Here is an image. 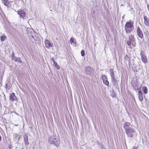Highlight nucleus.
Segmentation results:
<instances>
[{"mask_svg": "<svg viewBox=\"0 0 149 149\" xmlns=\"http://www.w3.org/2000/svg\"><path fill=\"white\" fill-rule=\"evenodd\" d=\"M1 137L0 136V141H1Z\"/></svg>", "mask_w": 149, "mask_h": 149, "instance_id": "obj_34", "label": "nucleus"}, {"mask_svg": "<svg viewBox=\"0 0 149 149\" xmlns=\"http://www.w3.org/2000/svg\"><path fill=\"white\" fill-rule=\"evenodd\" d=\"M35 32L33 30H32V31H31V34L29 35V36L30 37V40L32 42H34L35 40H36V38L35 37V36L34 35Z\"/></svg>", "mask_w": 149, "mask_h": 149, "instance_id": "obj_6", "label": "nucleus"}, {"mask_svg": "<svg viewBox=\"0 0 149 149\" xmlns=\"http://www.w3.org/2000/svg\"><path fill=\"white\" fill-rule=\"evenodd\" d=\"M137 32L138 36L141 39L142 38H143V35L139 27H137Z\"/></svg>", "mask_w": 149, "mask_h": 149, "instance_id": "obj_10", "label": "nucleus"}, {"mask_svg": "<svg viewBox=\"0 0 149 149\" xmlns=\"http://www.w3.org/2000/svg\"><path fill=\"white\" fill-rule=\"evenodd\" d=\"M129 58L128 56L126 55L125 57V58Z\"/></svg>", "mask_w": 149, "mask_h": 149, "instance_id": "obj_31", "label": "nucleus"}, {"mask_svg": "<svg viewBox=\"0 0 149 149\" xmlns=\"http://www.w3.org/2000/svg\"><path fill=\"white\" fill-rule=\"evenodd\" d=\"M110 75L111 77V78H113V77H115L114 76V74L113 72V70L112 69H110Z\"/></svg>", "mask_w": 149, "mask_h": 149, "instance_id": "obj_20", "label": "nucleus"}, {"mask_svg": "<svg viewBox=\"0 0 149 149\" xmlns=\"http://www.w3.org/2000/svg\"><path fill=\"white\" fill-rule=\"evenodd\" d=\"M142 90L144 94H146L147 93L148 89L146 86H143L142 87Z\"/></svg>", "mask_w": 149, "mask_h": 149, "instance_id": "obj_21", "label": "nucleus"}, {"mask_svg": "<svg viewBox=\"0 0 149 149\" xmlns=\"http://www.w3.org/2000/svg\"><path fill=\"white\" fill-rule=\"evenodd\" d=\"M54 64L55 66V67L57 68L58 69L59 68V66L57 65V63L56 62H55L54 63Z\"/></svg>", "mask_w": 149, "mask_h": 149, "instance_id": "obj_25", "label": "nucleus"}, {"mask_svg": "<svg viewBox=\"0 0 149 149\" xmlns=\"http://www.w3.org/2000/svg\"><path fill=\"white\" fill-rule=\"evenodd\" d=\"M10 100L13 102L17 100V98L14 93H12L10 94Z\"/></svg>", "mask_w": 149, "mask_h": 149, "instance_id": "obj_11", "label": "nucleus"}, {"mask_svg": "<svg viewBox=\"0 0 149 149\" xmlns=\"http://www.w3.org/2000/svg\"><path fill=\"white\" fill-rule=\"evenodd\" d=\"M113 84L116 87L118 85V81L116 80L115 77L111 78Z\"/></svg>", "mask_w": 149, "mask_h": 149, "instance_id": "obj_17", "label": "nucleus"}, {"mask_svg": "<svg viewBox=\"0 0 149 149\" xmlns=\"http://www.w3.org/2000/svg\"><path fill=\"white\" fill-rule=\"evenodd\" d=\"M85 71L87 75H90L92 72L93 70L90 66H87L85 68Z\"/></svg>", "mask_w": 149, "mask_h": 149, "instance_id": "obj_4", "label": "nucleus"}, {"mask_svg": "<svg viewBox=\"0 0 149 149\" xmlns=\"http://www.w3.org/2000/svg\"><path fill=\"white\" fill-rule=\"evenodd\" d=\"M18 14L19 15L20 18L24 19L26 16V12L24 10H19L17 11Z\"/></svg>", "mask_w": 149, "mask_h": 149, "instance_id": "obj_7", "label": "nucleus"}, {"mask_svg": "<svg viewBox=\"0 0 149 149\" xmlns=\"http://www.w3.org/2000/svg\"><path fill=\"white\" fill-rule=\"evenodd\" d=\"M112 94H111V96H112Z\"/></svg>", "mask_w": 149, "mask_h": 149, "instance_id": "obj_37", "label": "nucleus"}, {"mask_svg": "<svg viewBox=\"0 0 149 149\" xmlns=\"http://www.w3.org/2000/svg\"><path fill=\"white\" fill-rule=\"evenodd\" d=\"M12 60H14V59L16 57L15 56L14 52H13L12 53Z\"/></svg>", "mask_w": 149, "mask_h": 149, "instance_id": "obj_28", "label": "nucleus"}, {"mask_svg": "<svg viewBox=\"0 0 149 149\" xmlns=\"http://www.w3.org/2000/svg\"><path fill=\"white\" fill-rule=\"evenodd\" d=\"M144 19V24L149 27V18L147 17L146 16H144L143 17Z\"/></svg>", "mask_w": 149, "mask_h": 149, "instance_id": "obj_14", "label": "nucleus"}, {"mask_svg": "<svg viewBox=\"0 0 149 149\" xmlns=\"http://www.w3.org/2000/svg\"><path fill=\"white\" fill-rule=\"evenodd\" d=\"M14 60L16 62L18 61L20 63H22V61L20 58L16 57Z\"/></svg>", "mask_w": 149, "mask_h": 149, "instance_id": "obj_22", "label": "nucleus"}, {"mask_svg": "<svg viewBox=\"0 0 149 149\" xmlns=\"http://www.w3.org/2000/svg\"><path fill=\"white\" fill-rule=\"evenodd\" d=\"M125 29L126 31V32L128 34L131 32L133 30V29H130V28H124Z\"/></svg>", "mask_w": 149, "mask_h": 149, "instance_id": "obj_18", "label": "nucleus"}, {"mask_svg": "<svg viewBox=\"0 0 149 149\" xmlns=\"http://www.w3.org/2000/svg\"><path fill=\"white\" fill-rule=\"evenodd\" d=\"M138 95L139 100L141 102L143 100V93L141 90L139 91Z\"/></svg>", "mask_w": 149, "mask_h": 149, "instance_id": "obj_15", "label": "nucleus"}, {"mask_svg": "<svg viewBox=\"0 0 149 149\" xmlns=\"http://www.w3.org/2000/svg\"><path fill=\"white\" fill-rule=\"evenodd\" d=\"M8 85L7 84H6L5 85V88H8Z\"/></svg>", "mask_w": 149, "mask_h": 149, "instance_id": "obj_30", "label": "nucleus"}, {"mask_svg": "<svg viewBox=\"0 0 149 149\" xmlns=\"http://www.w3.org/2000/svg\"><path fill=\"white\" fill-rule=\"evenodd\" d=\"M132 84L134 89L135 90L139 89V84L137 81V80L135 81L133 80L132 81Z\"/></svg>", "mask_w": 149, "mask_h": 149, "instance_id": "obj_5", "label": "nucleus"}, {"mask_svg": "<svg viewBox=\"0 0 149 149\" xmlns=\"http://www.w3.org/2000/svg\"><path fill=\"white\" fill-rule=\"evenodd\" d=\"M15 139H17L18 140H19L20 138V136H19L17 134L15 136Z\"/></svg>", "mask_w": 149, "mask_h": 149, "instance_id": "obj_26", "label": "nucleus"}, {"mask_svg": "<svg viewBox=\"0 0 149 149\" xmlns=\"http://www.w3.org/2000/svg\"><path fill=\"white\" fill-rule=\"evenodd\" d=\"M125 15H124L122 16V18L123 19H124V17H125Z\"/></svg>", "mask_w": 149, "mask_h": 149, "instance_id": "obj_32", "label": "nucleus"}, {"mask_svg": "<svg viewBox=\"0 0 149 149\" xmlns=\"http://www.w3.org/2000/svg\"><path fill=\"white\" fill-rule=\"evenodd\" d=\"M134 37V36H131L129 37V40L127 41V42L128 46H130L131 44L133 46L135 45V43Z\"/></svg>", "mask_w": 149, "mask_h": 149, "instance_id": "obj_3", "label": "nucleus"}, {"mask_svg": "<svg viewBox=\"0 0 149 149\" xmlns=\"http://www.w3.org/2000/svg\"><path fill=\"white\" fill-rule=\"evenodd\" d=\"M4 0H1V1H4Z\"/></svg>", "mask_w": 149, "mask_h": 149, "instance_id": "obj_36", "label": "nucleus"}, {"mask_svg": "<svg viewBox=\"0 0 149 149\" xmlns=\"http://www.w3.org/2000/svg\"><path fill=\"white\" fill-rule=\"evenodd\" d=\"M149 10V5L147 6Z\"/></svg>", "mask_w": 149, "mask_h": 149, "instance_id": "obj_33", "label": "nucleus"}, {"mask_svg": "<svg viewBox=\"0 0 149 149\" xmlns=\"http://www.w3.org/2000/svg\"><path fill=\"white\" fill-rule=\"evenodd\" d=\"M102 79L103 80V83L107 86H109V83L107 80V78L105 75H103L102 77Z\"/></svg>", "mask_w": 149, "mask_h": 149, "instance_id": "obj_9", "label": "nucleus"}, {"mask_svg": "<svg viewBox=\"0 0 149 149\" xmlns=\"http://www.w3.org/2000/svg\"><path fill=\"white\" fill-rule=\"evenodd\" d=\"M114 95H113V96H112V97H114Z\"/></svg>", "mask_w": 149, "mask_h": 149, "instance_id": "obj_35", "label": "nucleus"}, {"mask_svg": "<svg viewBox=\"0 0 149 149\" xmlns=\"http://www.w3.org/2000/svg\"><path fill=\"white\" fill-rule=\"evenodd\" d=\"M48 141L50 145H53L56 147L59 146L60 141L56 136H51L48 139Z\"/></svg>", "mask_w": 149, "mask_h": 149, "instance_id": "obj_2", "label": "nucleus"}, {"mask_svg": "<svg viewBox=\"0 0 149 149\" xmlns=\"http://www.w3.org/2000/svg\"><path fill=\"white\" fill-rule=\"evenodd\" d=\"M4 5L6 6H8L9 3L8 0H4L2 1Z\"/></svg>", "mask_w": 149, "mask_h": 149, "instance_id": "obj_19", "label": "nucleus"}, {"mask_svg": "<svg viewBox=\"0 0 149 149\" xmlns=\"http://www.w3.org/2000/svg\"><path fill=\"white\" fill-rule=\"evenodd\" d=\"M70 42L71 44H72V43L74 44H75L76 42H74V40L72 37L70 38Z\"/></svg>", "mask_w": 149, "mask_h": 149, "instance_id": "obj_24", "label": "nucleus"}, {"mask_svg": "<svg viewBox=\"0 0 149 149\" xmlns=\"http://www.w3.org/2000/svg\"><path fill=\"white\" fill-rule=\"evenodd\" d=\"M81 54L82 56H85L84 51V50H82L81 51Z\"/></svg>", "mask_w": 149, "mask_h": 149, "instance_id": "obj_27", "label": "nucleus"}, {"mask_svg": "<svg viewBox=\"0 0 149 149\" xmlns=\"http://www.w3.org/2000/svg\"><path fill=\"white\" fill-rule=\"evenodd\" d=\"M6 38V37L5 36H1V41H4Z\"/></svg>", "mask_w": 149, "mask_h": 149, "instance_id": "obj_23", "label": "nucleus"}, {"mask_svg": "<svg viewBox=\"0 0 149 149\" xmlns=\"http://www.w3.org/2000/svg\"><path fill=\"white\" fill-rule=\"evenodd\" d=\"M133 24V22H131V21L130 22H127L125 25L124 28L134 29Z\"/></svg>", "mask_w": 149, "mask_h": 149, "instance_id": "obj_8", "label": "nucleus"}, {"mask_svg": "<svg viewBox=\"0 0 149 149\" xmlns=\"http://www.w3.org/2000/svg\"><path fill=\"white\" fill-rule=\"evenodd\" d=\"M45 42L46 47L48 48L53 47V44L50 43V42L47 40H46Z\"/></svg>", "mask_w": 149, "mask_h": 149, "instance_id": "obj_13", "label": "nucleus"}, {"mask_svg": "<svg viewBox=\"0 0 149 149\" xmlns=\"http://www.w3.org/2000/svg\"><path fill=\"white\" fill-rule=\"evenodd\" d=\"M123 127L127 137L130 138H133L135 131L131 128L130 123L128 122H126L123 124Z\"/></svg>", "mask_w": 149, "mask_h": 149, "instance_id": "obj_1", "label": "nucleus"}, {"mask_svg": "<svg viewBox=\"0 0 149 149\" xmlns=\"http://www.w3.org/2000/svg\"><path fill=\"white\" fill-rule=\"evenodd\" d=\"M140 55L141 56L142 61L144 63H146L148 61V59L147 57L145 56V55L143 54L142 52H141Z\"/></svg>", "mask_w": 149, "mask_h": 149, "instance_id": "obj_12", "label": "nucleus"}, {"mask_svg": "<svg viewBox=\"0 0 149 149\" xmlns=\"http://www.w3.org/2000/svg\"><path fill=\"white\" fill-rule=\"evenodd\" d=\"M51 61H52L53 62V63H54L56 61H55L54 59V58H52L50 59Z\"/></svg>", "mask_w": 149, "mask_h": 149, "instance_id": "obj_29", "label": "nucleus"}, {"mask_svg": "<svg viewBox=\"0 0 149 149\" xmlns=\"http://www.w3.org/2000/svg\"><path fill=\"white\" fill-rule=\"evenodd\" d=\"M24 141L25 145H28L29 144V142L28 141V136L27 135L25 134L24 136Z\"/></svg>", "mask_w": 149, "mask_h": 149, "instance_id": "obj_16", "label": "nucleus"}]
</instances>
